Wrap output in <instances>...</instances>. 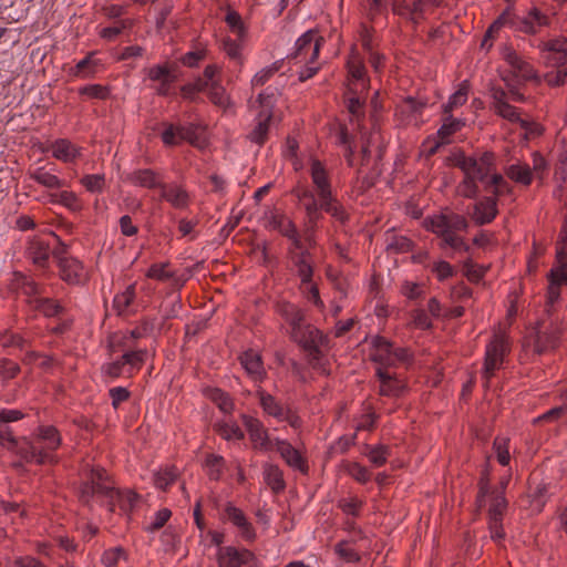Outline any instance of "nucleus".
I'll return each instance as SVG.
<instances>
[{"label":"nucleus","mask_w":567,"mask_h":567,"mask_svg":"<svg viewBox=\"0 0 567 567\" xmlns=\"http://www.w3.org/2000/svg\"><path fill=\"white\" fill-rule=\"evenodd\" d=\"M132 182L141 187L158 190L164 184L161 176L148 168L135 171L132 175Z\"/></svg>","instance_id":"obj_35"},{"label":"nucleus","mask_w":567,"mask_h":567,"mask_svg":"<svg viewBox=\"0 0 567 567\" xmlns=\"http://www.w3.org/2000/svg\"><path fill=\"white\" fill-rule=\"evenodd\" d=\"M560 297L551 305H547V295L545 296L546 318L533 328L525 340V347L533 349L537 354H542L558 346L560 334L563 332L561 319L556 316L557 306Z\"/></svg>","instance_id":"obj_10"},{"label":"nucleus","mask_w":567,"mask_h":567,"mask_svg":"<svg viewBox=\"0 0 567 567\" xmlns=\"http://www.w3.org/2000/svg\"><path fill=\"white\" fill-rule=\"evenodd\" d=\"M219 435L227 440H241L244 437L243 431L237 425L223 424L218 427Z\"/></svg>","instance_id":"obj_61"},{"label":"nucleus","mask_w":567,"mask_h":567,"mask_svg":"<svg viewBox=\"0 0 567 567\" xmlns=\"http://www.w3.org/2000/svg\"><path fill=\"white\" fill-rule=\"evenodd\" d=\"M488 506V528L491 537L496 543H501L505 538L502 519L503 514L507 507V502L501 493H495L492 496L491 505Z\"/></svg>","instance_id":"obj_22"},{"label":"nucleus","mask_w":567,"mask_h":567,"mask_svg":"<svg viewBox=\"0 0 567 567\" xmlns=\"http://www.w3.org/2000/svg\"><path fill=\"white\" fill-rule=\"evenodd\" d=\"M83 186L90 192H100L104 185V178L102 175H86L82 178Z\"/></svg>","instance_id":"obj_63"},{"label":"nucleus","mask_w":567,"mask_h":567,"mask_svg":"<svg viewBox=\"0 0 567 567\" xmlns=\"http://www.w3.org/2000/svg\"><path fill=\"white\" fill-rule=\"evenodd\" d=\"M567 284V223L560 233L557 247V266L548 274L547 305L551 306L560 297V286Z\"/></svg>","instance_id":"obj_15"},{"label":"nucleus","mask_w":567,"mask_h":567,"mask_svg":"<svg viewBox=\"0 0 567 567\" xmlns=\"http://www.w3.org/2000/svg\"><path fill=\"white\" fill-rule=\"evenodd\" d=\"M549 22V18L538 9H532L526 16L518 17L512 10L504 11L488 28L482 41V48L489 49L495 33L503 27H508L515 31L524 33H536Z\"/></svg>","instance_id":"obj_11"},{"label":"nucleus","mask_w":567,"mask_h":567,"mask_svg":"<svg viewBox=\"0 0 567 567\" xmlns=\"http://www.w3.org/2000/svg\"><path fill=\"white\" fill-rule=\"evenodd\" d=\"M362 45L368 53L369 62L375 72H380L382 66L383 56L375 52L372 48L371 40L364 38Z\"/></svg>","instance_id":"obj_57"},{"label":"nucleus","mask_w":567,"mask_h":567,"mask_svg":"<svg viewBox=\"0 0 567 567\" xmlns=\"http://www.w3.org/2000/svg\"><path fill=\"white\" fill-rule=\"evenodd\" d=\"M506 176L514 183L527 187L533 183L534 174L529 164L514 156L506 159L503 164Z\"/></svg>","instance_id":"obj_27"},{"label":"nucleus","mask_w":567,"mask_h":567,"mask_svg":"<svg viewBox=\"0 0 567 567\" xmlns=\"http://www.w3.org/2000/svg\"><path fill=\"white\" fill-rule=\"evenodd\" d=\"M276 312L288 323L290 339L308 353L310 364L320 369L322 367L321 347L326 343L323 334L305 322L303 311L295 303L279 300L276 303Z\"/></svg>","instance_id":"obj_6"},{"label":"nucleus","mask_w":567,"mask_h":567,"mask_svg":"<svg viewBox=\"0 0 567 567\" xmlns=\"http://www.w3.org/2000/svg\"><path fill=\"white\" fill-rule=\"evenodd\" d=\"M130 25V20H116L112 25L102 29L101 37L106 40H114L123 32V30L127 29Z\"/></svg>","instance_id":"obj_53"},{"label":"nucleus","mask_w":567,"mask_h":567,"mask_svg":"<svg viewBox=\"0 0 567 567\" xmlns=\"http://www.w3.org/2000/svg\"><path fill=\"white\" fill-rule=\"evenodd\" d=\"M494 450L499 464L503 466L508 465L511 456L508 452L507 440L497 437L494 442Z\"/></svg>","instance_id":"obj_56"},{"label":"nucleus","mask_w":567,"mask_h":567,"mask_svg":"<svg viewBox=\"0 0 567 567\" xmlns=\"http://www.w3.org/2000/svg\"><path fill=\"white\" fill-rule=\"evenodd\" d=\"M244 42L245 39H239L238 37L235 39L225 37L221 39V49L231 61L243 64L241 50Z\"/></svg>","instance_id":"obj_37"},{"label":"nucleus","mask_w":567,"mask_h":567,"mask_svg":"<svg viewBox=\"0 0 567 567\" xmlns=\"http://www.w3.org/2000/svg\"><path fill=\"white\" fill-rule=\"evenodd\" d=\"M502 56L508 66V73L517 80V82L537 80L534 66L513 48L504 47Z\"/></svg>","instance_id":"obj_20"},{"label":"nucleus","mask_w":567,"mask_h":567,"mask_svg":"<svg viewBox=\"0 0 567 567\" xmlns=\"http://www.w3.org/2000/svg\"><path fill=\"white\" fill-rule=\"evenodd\" d=\"M467 85L463 82L460 87L450 96L449 102L444 105V114L452 113L455 109L462 106L467 101Z\"/></svg>","instance_id":"obj_43"},{"label":"nucleus","mask_w":567,"mask_h":567,"mask_svg":"<svg viewBox=\"0 0 567 567\" xmlns=\"http://www.w3.org/2000/svg\"><path fill=\"white\" fill-rule=\"evenodd\" d=\"M271 99L272 94L267 93H260L258 96V102L262 107V111L256 127L250 134V138L255 143L262 144L267 138L269 121L271 120V114L268 112L269 107L271 106Z\"/></svg>","instance_id":"obj_29"},{"label":"nucleus","mask_w":567,"mask_h":567,"mask_svg":"<svg viewBox=\"0 0 567 567\" xmlns=\"http://www.w3.org/2000/svg\"><path fill=\"white\" fill-rule=\"evenodd\" d=\"M216 559L218 567H259V561L252 551L235 546L220 547Z\"/></svg>","instance_id":"obj_19"},{"label":"nucleus","mask_w":567,"mask_h":567,"mask_svg":"<svg viewBox=\"0 0 567 567\" xmlns=\"http://www.w3.org/2000/svg\"><path fill=\"white\" fill-rule=\"evenodd\" d=\"M316 233H313V244L311 245L305 237L303 241L287 246V268L300 280L299 290L301 295L319 309L324 308L320 298L318 286L313 279L315 259L312 248L316 246Z\"/></svg>","instance_id":"obj_7"},{"label":"nucleus","mask_w":567,"mask_h":567,"mask_svg":"<svg viewBox=\"0 0 567 567\" xmlns=\"http://www.w3.org/2000/svg\"><path fill=\"white\" fill-rule=\"evenodd\" d=\"M123 557L124 550L121 547L111 548L104 551L102 563L106 567H115Z\"/></svg>","instance_id":"obj_59"},{"label":"nucleus","mask_w":567,"mask_h":567,"mask_svg":"<svg viewBox=\"0 0 567 567\" xmlns=\"http://www.w3.org/2000/svg\"><path fill=\"white\" fill-rule=\"evenodd\" d=\"M171 517V511L167 509V508H163L161 511H158L153 520L151 522V524L148 525L147 527V530L150 532H156L158 529H161L166 523L167 520L169 519Z\"/></svg>","instance_id":"obj_62"},{"label":"nucleus","mask_w":567,"mask_h":567,"mask_svg":"<svg viewBox=\"0 0 567 567\" xmlns=\"http://www.w3.org/2000/svg\"><path fill=\"white\" fill-rule=\"evenodd\" d=\"M19 371H20V367L11 360L3 359L0 362V374L4 379L9 380V379L16 378L17 374L19 373Z\"/></svg>","instance_id":"obj_64"},{"label":"nucleus","mask_w":567,"mask_h":567,"mask_svg":"<svg viewBox=\"0 0 567 567\" xmlns=\"http://www.w3.org/2000/svg\"><path fill=\"white\" fill-rule=\"evenodd\" d=\"M349 92L347 94V107L353 120L359 121L363 115V92L369 87V79L365 76V68L361 58L353 53L348 61Z\"/></svg>","instance_id":"obj_13"},{"label":"nucleus","mask_w":567,"mask_h":567,"mask_svg":"<svg viewBox=\"0 0 567 567\" xmlns=\"http://www.w3.org/2000/svg\"><path fill=\"white\" fill-rule=\"evenodd\" d=\"M391 454V451L389 446L380 444V445H367L364 455L369 458L371 464L375 467L383 466L389 456Z\"/></svg>","instance_id":"obj_38"},{"label":"nucleus","mask_w":567,"mask_h":567,"mask_svg":"<svg viewBox=\"0 0 567 567\" xmlns=\"http://www.w3.org/2000/svg\"><path fill=\"white\" fill-rule=\"evenodd\" d=\"M429 267L440 281H443L454 275L453 267L444 260H435Z\"/></svg>","instance_id":"obj_54"},{"label":"nucleus","mask_w":567,"mask_h":567,"mask_svg":"<svg viewBox=\"0 0 567 567\" xmlns=\"http://www.w3.org/2000/svg\"><path fill=\"white\" fill-rule=\"evenodd\" d=\"M225 465L224 457L219 455H208L206 458L207 473L212 480H219Z\"/></svg>","instance_id":"obj_51"},{"label":"nucleus","mask_w":567,"mask_h":567,"mask_svg":"<svg viewBox=\"0 0 567 567\" xmlns=\"http://www.w3.org/2000/svg\"><path fill=\"white\" fill-rule=\"evenodd\" d=\"M308 171L311 186H298L293 194L305 210L306 238L312 245L313 233L318 230L323 218L322 210L340 223H344L348 215L332 193L330 174L324 164L311 157Z\"/></svg>","instance_id":"obj_1"},{"label":"nucleus","mask_w":567,"mask_h":567,"mask_svg":"<svg viewBox=\"0 0 567 567\" xmlns=\"http://www.w3.org/2000/svg\"><path fill=\"white\" fill-rule=\"evenodd\" d=\"M52 255L56 261L61 278L69 282L71 280V268L68 259V244L62 235L50 234L32 238L27 247V256L34 265L44 268Z\"/></svg>","instance_id":"obj_8"},{"label":"nucleus","mask_w":567,"mask_h":567,"mask_svg":"<svg viewBox=\"0 0 567 567\" xmlns=\"http://www.w3.org/2000/svg\"><path fill=\"white\" fill-rule=\"evenodd\" d=\"M246 429L249 434V439L252 443V447L260 452L274 451L275 441L277 437H271L268 431L265 429L262 423L254 417H247L245 421Z\"/></svg>","instance_id":"obj_23"},{"label":"nucleus","mask_w":567,"mask_h":567,"mask_svg":"<svg viewBox=\"0 0 567 567\" xmlns=\"http://www.w3.org/2000/svg\"><path fill=\"white\" fill-rule=\"evenodd\" d=\"M60 443V434L53 426H41L33 439L18 440L7 424L0 423V444L27 463L43 464L51 461L50 453L56 450Z\"/></svg>","instance_id":"obj_4"},{"label":"nucleus","mask_w":567,"mask_h":567,"mask_svg":"<svg viewBox=\"0 0 567 567\" xmlns=\"http://www.w3.org/2000/svg\"><path fill=\"white\" fill-rule=\"evenodd\" d=\"M463 125V121L453 117L452 113H443V124L437 132L441 142L436 143L435 146L431 147L430 154H434L441 144L447 143L450 136L460 131Z\"/></svg>","instance_id":"obj_32"},{"label":"nucleus","mask_w":567,"mask_h":567,"mask_svg":"<svg viewBox=\"0 0 567 567\" xmlns=\"http://www.w3.org/2000/svg\"><path fill=\"white\" fill-rule=\"evenodd\" d=\"M159 198L168 203L173 208L184 210L190 204V195L184 185L179 183H164L159 189Z\"/></svg>","instance_id":"obj_25"},{"label":"nucleus","mask_w":567,"mask_h":567,"mask_svg":"<svg viewBox=\"0 0 567 567\" xmlns=\"http://www.w3.org/2000/svg\"><path fill=\"white\" fill-rule=\"evenodd\" d=\"M53 155L68 162L71 157V143L66 140H58L53 144Z\"/></svg>","instance_id":"obj_60"},{"label":"nucleus","mask_w":567,"mask_h":567,"mask_svg":"<svg viewBox=\"0 0 567 567\" xmlns=\"http://www.w3.org/2000/svg\"><path fill=\"white\" fill-rule=\"evenodd\" d=\"M268 225L288 239V246H292L305 240V231L301 234L292 219L284 214H271Z\"/></svg>","instance_id":"obj_26"},{"label":"nucleus","mask_w":567,"mask_h":567,"mask_svg":"<svg viewBox=\"0 0 567 567\" xmlns=\"http://www.w3.org/2000/svg\"><path fill=\"white\" fill-rule=\"evenodd\" d=\"M32 177L35 182L49 188H59L62 185L58 176L44 171L43 168L37 169L32 174Z\"/></svg>","instance_id":"obj_50"},{"label":"nucleus","mask_w":567,"mask_h":567,"mask_svg":"<svg viewBox=\"0 0 567 567\" xmlns=\"http://www.w3.org/2000/svg\"><path fill=\"white\" fill-rule=\"evenodd\" d=\"M178 477V470L174 466H166L154 474V483L157 488L166 491Z\"/></svg>","instance_id":"obj_40"},{"label":"nucleus","mask_w":567,"mask_h":567,"mask_svg":"<svg viewBox=\"0 0 567 567\" xmlns=\"http://www.w3.org/2000/svg\"><path fill=\"white\" fill-rule=\"evenodd\" d=\"M509 351V341L503 332L495 333L486 344L485 361L482 369V378L486 388L491 386V381L495 372L503 368L505 358Z\"/></svg>","instance_id":"obj_14"},{"label":"nucleus","mask_w":567,"mask_h":567,"mask_svg":"<svg viewBox=\"0 0 567 567\" xmlns=\"http://www.w3.org/2000/svg\"><path fill=\"white\" fill-rule=\"evenodd\" d=\"M274 451H276L282 461L292 468L301 474H307L309 471L308 460L305 453L293 446L290 442L284 439H276Z\"/></svg>","instance_id":"obj_21"},{"label":"nucleus","mask_w":567,"mask_h":567,"mask_svg":"<svg viewBox=\"0 0 567 567\" xmlns=\"http://www.w3.org/2000/svg\"><path fill=\"white\" fill-rule=\"evenodd\" d=\"M468 223L462 215L447 212L429 216L424 227L441 239V247H450L454 251H466L468 245L458 235L467 229Z\"/></svg>","instance_id":"obj_9"},{"label":"nucleus","mask_w":567,"mask_h":567,"mask_svg":"<svg viewBox=\"0 0 567 567\" xmlns=\"http://www.w3.org/2000/svg\"><path fill=\"white\" fill-rule=\"evenodd\" d=\"M240 362L245 370L255 379L261 380L265 375V369L262 365L261 358L254 351H246L240 357Z\"/></svg>","instance_id":"obj_36"},{"label":"nucleus","mask_w":567,"mask_h":567,"mask_svg":"<svg viewBox=\"0 0 567 567\" xmlns=\"http://www.w3.org/2000/svg\"><path fill=\"white\" fill-rule=\"evenodd\" d=\"M337 141L340 145L344 147V156L350 166H354V148L355 144L351 136V134L348 132L346 127H340L338 134H337Z\"/></svg>","instance_id":"obj_41"},{"label":"nucleus","mask_w":567,"mask_h":567,"mask_svg":"<svg viewBox=\"0 0 567 567\" xmlns=\"http://www.w3.org/2000/svg\"><path fill=\"white\" fill-rule=\"evenodd\" d=\"M494 154L484 153L480 157L466 156L464 154L455 157V165L464 173V181L460 187L462 195L473 198L478 193L477 182H482L488 187H493L495 194L509 192L511 186L506 179L497 173H494Z\"/></svg>","instance_id":"obj_5"},{"label":"nucleus","mask_w":567,"mask_h":567,"mask_svg":"<svg viewBox=\"0 0 567 567\" xmlns=\"http://www.w3.org/2000/svg\"><path fill=\"white\" fill-rule=\"evenodd\" d=\"M83 484L80 489L79 499L84 505H90L92 498L96 497L105 504L111 512L120 509L122 514L128 515L140 503V496L131 491H117L109 482L104 470L90 467L83 473Z\"/></svg>","instance_id":"obj_3"},{"label":"nucleus","mask_w":567,"mask_h":567,"mask_svg":"<svg viewBox=\"0 0 567 567\" xmlns=\"http://www.w3.org/2000/svg\"><path fill=\"white\" fill-rule=\"evenodd\" d=\"M411 322L415 328L427 330L432 327V321L425 310L416 309L411 313Z\"/></svg>","instance_id":"obj_58"},{"label":"nucleus","mask_w":567,"mask_h":567,"mask_svg":"<svg viewBox=\"0 0 567 567\" xmlns=\"http://www.w3.org/2000/svg\"><path fill=\"white\" fill-rule=\"evenodd\" d=\"M135 284H132L125 288L124 291L115 295L113 299V309L120 316L127 315L132 311V306L135 301Z\"/></svg>","instance_id":"obj_34"},{"label":"nucleus","mask_w":567,"mask_h":567,"mask_svg":"<svg viewBox=\"0 0 567 567\" xmlns=\"http://www.w3.org/2000/svg\"><path fill=\"white\" fill-rule=\"evenodd\" d=\"M262 475L264 481L274 493H280L285 489L284 472L277 464L265 463L262 465Z\"/></svg>","instance_id":"obj_33"},{"label":"nucleus","mask_w":567,"mask_h":567,"mask_svg":"<svg viewBox=\"0 0 567 567\" xmlns=\"http://www.w3.org/2000/svg\"><path fill=\"white\" fill-rule=\"evenodd\" d=\"M371 359L377 364V375L380 381V394L399 398L406 391V383L392 368L405 367L411 362V353L404 348L394 347L382 337L373 341Z\"/></svg>","instance_id":"obj_2"},{"label":"nucleus","mask_w":567,"mask_h":567,"mask_svg":"<svg viewBox=\"0 0 567 567\" xmlns=\"http://www.w3.org/2000/svg\"><path fill=\"white\" fill-rule=\"evenodd\" d=\"M225 22L230 31L239 39H246V27L243 22L240 14L231 8H226Z\"/></svg>","instance_id":"obj_39"},{"label":"nucleus","mask_w":567,"mask_h":567,"mask_svg":"<svg viewBox=\"0 0 567 567\" xmlns=\"http://www.w3.org/2000/svg\"><path fill=\"white\" fill-rule=\"evenodd\" d=\"M537 48L540 59L550 70L544 75V80L551 86L567 83V39H551L542 41Z\"/></svg>","instance_id":"obj_12"},{"label":"nucleus","mask_w":567,"mask_h":567,"mask_svg":"<svg viewBox=\"0 0 567 567\" xmlns=\"http://www.w3.org/2000/svg\"><path fill=\"white\" fill-rule=\"evenodd\" d=\"M207 396L223 411L224 413H229L233 410V401L228 396L227 393L221 391L220 389H209L207 391Z\"/></svg>","instance_id":"obj_44"},{"label":"nucleus","mask_w":567,"mask_h":567,"mask_svg":"<svg viewBox=\"0 0 567 567\" xmlns=\"http://www.w3.org/2000/svg\"><path fill=\"white\" fill-rule=\"evenodd\" d=\"M497 214L496 199L486 197L474 205L473 220L478 225L491 223Z\"/></svg>","instance_id":"obj_31"},{"label":"nucleus","mask_w":567,"mask_h":567,"mask_svg":"<svg viewBox=\"0 0 567 567\" xmlns=\"http://www.w3.org/2000/svg\"><path fill=\"white\" fill-rule=\"evenodd\" d=\"M258 400L267 415L276 419L278 422H287L295 430L301 426L302 421L300 416L289 405L281 403L274 395L259 391Z\"/></svg>","instance_id":"obj_17"},{"label":"nucleus","mask_w":567,"mask_h":567,"mask_svg":"<svg viewBox=\"0 0 567 567\" xmlns=\"http://www.w3.org/2000/svg\"><path fill=\"white\" fill-rule=\"evenodd\" d=\"M168 264H154L150 267L147 270L146 276L152 279H156L159 281L168 280L173 277V274L168 271L167 268Z\"/></svg>","instance_id":"obj_55"},{"label":"nucleus","mask_w":567,"mask_h":567,"mask_svg":"<svg viewBox=\"0 0 567 567\" xmlns=\"http://www.w3.org/2000/svg\"><path fill=\"white\" fill-rule=\"evenodd\" d=\"M209 100L217 106L227 107L229 104V99L226 94L224 86L220 82H212L210 89L208 91Z\"/></svg>","instance_id":"obj_46"},{"label":"nucleus","mask_w":567,"mask_h":567,"mask_svg":"<svg viewBox=\"0 0 567 567\" xmlns=\"http://www.w3.org/2000/svg\"><path fill=\"white\" fill-rule=\"evenodd\" d=\"M324 39L315 30L305 32L295 44V52L288 55L289 60L296 63H315L319 56Z\"/></svg>","instance_id":"obj_18"},{"label":"nucleus","mask_w":567,"mask_h":567,"mask_svg":"<svg viewBox=\"0 0 567 567\" xmlns=\"http://www.w3.org/2000/svg\"><path fill=\"white\" fill-rule=\"evenodd\" d=\"M200 135H202V132L197 127H194V126H181L179 127V140L187 141L190 144L198 146V147L204 146V138Z\"/></svg>","instance_id":"obj_48"},{"label":"nucleus","mask_w":567,"mask_h":567,"mask_svg":"<svg viewBox=\"0 0 567 567\" xmlns=\"http://www.w3.org/2000/svg\"><path fill=\"white\" fill-rule=\"evenodd\" d=\"M150 79L164 84H172L176 76L166 65H157L150 70Z\"/></svg>","instance_id":"obj_49"},{"label":"nucleus","mask_w":567,"mask_h":567,"mask_svg":"<svg viewBox=\"0 0 567 567\" xmlns=\"http://www.w3.org/2000/svg\"><path fill=\"white\" fill-rule=\"evenodd\" d=\"M145 354L146 352L143 350L127 351L120 360L109 364L106 372L112 378H116L123 373H130L142 365Z\"/></svg>","instance_id":"obj_28"},{"label":"nucleus","mask_w":567,"mask_h":567,"mask_svg":"<svg viewBox=\"0 0 567 567\" xmlns=\"http://www.w3.org/2000/svg\"><path fill=\"white\" fill-rule=\"evenodd\" d=\"M424 103L416 101L413 97L406 99L400 106V111L409 116V122L417 123V116L422 113Z\"/></svg>","instance_id":"obj_45"},{"label":"nucleus","mask_w":567,"mask_h":567,"mask_svg":"<svg viewBox=\"0 0 567 567\" xmlns=\"http://www.w3.org/2000/svg\"><path fill=\"white\" fill-rule=\"evenodd\" d=\"M282 65L284 60H278L271 65L257 72L251 80L252 87L261 86L267 83L282 68Z\"/></svg>","instance_id":"obj_42"},{"label":"nucleus","mask_w":567,"mask_h":567,"mask_svg":"<svg viewBox=\"0 0 567 567\" xmlns=\"http://www.w3.org/2000/svg\"><path fill=\"white\" fill-rule=\"evenodd\" d=\"M509 480L511 474H505L502 476L499 481V487H492L489 485L488 473H483V476L480 482V492L477 496V502L480 506L491 505L492 496L497 492L501 493L502 496L504 497V492L509 483Z\"/></svg>","instance_id":"obj_30"},{"label":"nucleus","mask_w":567,"mask_h":567,"mask_svg":"<svg viewBox=\"0 0 567 567\" xmlns=\"http://www.w3.org/2000/svg\"><path fill=\"white\" fill-rule=\"evenodd\" d=\"M493 109L495 113L504 120L519 124L526 136H536L542 134V127L537 123H533L522 117L518 110L508 103L507 93L505 91L496 90L493 93Z\"/></svg>","instance_id":"obj_16"},{"label":"nucleus","mask_w":567,"mask_h":567,"mask_svg":"<svg viewBox=\"0 0 567 567\" xmlns=\"http://www.w3.org/2000/svg\"><path fill=\"white\" fill-rule=\"evenodd\" d=\"M224 516L235 527H237L238 533L244 540L251 543L256 539V529L240 508L228 503L224 508Z\"/></svg>","instance_id":"obj_24"},{"label":"nucleus","mask_w":567,"mask_h":567,"mask_svg":"<svg viewBox=\"0 0 567 567\" xmlns=\"http://www.w3.org/2000/svg\"><path fill=\"white\" fill-rule=\"evenodd\" d=\"M344 470L352 478H354L359 483L364 484L369 482L371 478V473L369 472V470L357 462L347 463L344 465Z\"/></svg>","instance_id":"obj_47"},{"label":"nucleus","mask_w":567,"mask_h":567,"mask_svg":"<svg viewBox=\"0 0 567 567\" xmlns=\"http://www.w3.org/2000/svg\"><path fill=\"white\" fill-rule=\"evenodd\" d=\"M97 70V63L94 58V54H90L83 60L79 61L75 71L73 70V74L81 75V76H89L93 73H95Z\"/></svg>","instance_id":"obj_52"}]
</instances>
